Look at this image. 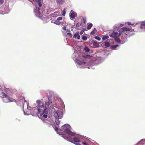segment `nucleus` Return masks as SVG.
Masks as SVG:
<instances>
[{"instance_id":"5","label":"nucleus","mask_w":145,"mask_h":145,"mask_svg":"<svg viewBox=\"0 0 145 145\" xmlns=\"http://www.w3.org/2000/svg\"><path fill=\"white\" fill-rule=\"evenodd\" d=\"M34 1V0H33ZM36 1L39 7L38 8V11L39 14V15L40 14V12L39 11V10L40 9V7L42 6V4L41 3V0H35Z\"/></svg>"},{"instance_id":"31","label":"nucleus","mask_w":145,"mask_h":145,"mask_svg":"<svg viewBox=\"0 0 145 145\" xmlns=\"http://www.w3.org/2000/svg\"><path fill=\"white\" fill-rule=\"evenodd\" d=\"M54 129L56 131H57L59 130L58 128L56 126H55L54 127Z\"/></svg>"},{"instance_id":"9","label":"nucleus","mask_w":145,"mask_h":145,"mask_svg":"<svg viewBox=\"0 0 145 145\" xmlns=\"http://www.w3.org/2000/svg\"><path fill=\"white\" fill-rule=\"evenodd\" d=\"M5 91L8 95H10L12 93V90L10 88H5Z\"/></svg>"},{"instance_id":"1","label":"nucleus","mask_w":145,"mask_h":145,"mask_svg":"<svg viewBox=\"0 0 145 145\" xmlns=\"http://www.w3.org/2000/svg\"><path fill=\"white\" fill-rule=\"evenodd\" d=\"M71 128L69 125L65 124L62 126L60 131L62 135H64L67 133L68 135H72L74 133L71 131Z\"/></svg>"},{"instance_id":"6","label":"nucleus","mask_w":145,"mask_h":145,"mask_svg":"<svg viewBox=\"0 0 145 145\" xmlns=\"http://www.w3.org/2000/svg\"><path fill=\"white\" fill-rule=\"evenodd\" d=\"M52 103L51 99H50L48 97L47 98L45 101V104L47 106H48Z\"/></svg>"},{"instance_id":"35","label":"nucleus","mask_w":145,"mask_h":145,"mask_svg":"<svg viewBox=\"0 0 145 145\" xmlns=\"http://www.w3.org/2000/svg\"><path fill=\"white\" fill-rule=\"evenodd\" d=\"M127 24L129 25H133V24H132L131 22H127Z\"/></svg>"},{"instance_id":"32","label":"nucleus","mask_w":145,"mask_h":145,"mask_svg":"<svg viewBox=\"0 0 145 145\" xmlns=\"http://www.w3.org/2000/svg\"><path fill=\"white\" fill-rule=\"evenodd\" d=\"M82 144L84 145H88V144L86 142H82Z\"/></svg>"},{"instance_id":"39","label":"nucleus","mask_w":145,"mask_h":145,"mask_svg":"<svg viewBox=\"0 0 145 145\" xmlns=\"http://www.w3.org/2000/svg\"><path fill=\"white\" fill-rule=\"evenodd\" d=\"M67 31H70V29H69L67 30Z\"/></svg>"},{"instance_id":"29","label":"nucleus","mask_w":145,"mask_h":145,"mask_svg":"<svg viewBox=\"0 0 145 145\" xmlns=\"http://www.w3.org/2000/svg\"><path fill=\"white\" fill-rule=\"evenodd\" d=\"M62 17H60L57 18L56 20H57V21H59L60 20H62Z\"/></svg>"},{"instance_id":"24","label":"nucleus","mask_w":145,"mask_h":145,"mask_svg":"<svg viewBox=\"0 0 145 145\" xmlns=\"http://www.w3.org/2000/svg\"><path fill=\"white\" fill-rule=\"evenodd\" d=\"M66 14V10L65 8L63 10V14H62V16H65Z\"/></svg>"},{"instance_id":"16","label":"nucleus","mask_w":145,"mask_h":145,"mask_svg":"<svg viewBox=\"0 0 145 145\" xmlns=\"http://www.w3.org/2000/svg\"><path fill=\"white\" fill-rule=\"evenodd\" d=\"M86 17H83L81 19V22L84 24H85L86 22Z\"/></svg>"},{"instance_id":"7","label":"nucleus","mask_w":145,"mask_h":145,"mask_svg":"<svg viewBox=\"0 0 145 145\" xmlns=\"http://www.w3.org/2000/svg\"><path fill=\"white\" fill-rule=\"evenodd\" d=\"M77 15V14L76 13L73 12L72 10H71L70 13V17L72 19V20L74 19Z\"/></svg>"},{"instance_id":"40","label":"nucleus","mask_w":145,"mask_h":145,"mask_svg":"<svg viewBox=\"0 0 145 145\" xmlns=\"http://www.w3.org/2000/svg\"><path fill=\"white\" fill-rule=\"evenodd\" d=\"M0 87H1V86H0ZM1 90V88H0V91Z\"/></svg>"},{"instance_id":"37","label":"nucleus","mask_w":145,"mask_h":145,"mask_svg":"<svg viewBox=\"0 0 145 145\" xmlns=\"http://www.w3.org/2000/svg\"><path fill=\"white\" fill-rule=\"evenodd\" d=\"M63 29L65 30H66V27H65V26H64L63 27Z\"/></svg>"},{"instance_id":"10","label":"nucleus","mask_w":145,"mask_h":145,"mask_svg":"<svg viewBox=\"0 0 145 145\" xmlns=\"http://www.w3.org/2000/svg\"><path fill=\"white\" fill-rule=\"evenodd\" d=\"M76 62L77 64L79 65H82L83 64L86 63V62H85L83 60L80 61L79 60H78L76 61Z\"/></svg>"},{"instance_id":"33","label":"nucleus","mask_w":145,"mask_h":145,"mask_svg":"<svg viewBox=\"0 0 145 145\" xmlns=\"http://www.w3.org/2000/svg\"><path fill=\"white\" fill-rule=\"evenodd\" d=\"M4 2V0H0V4H2Z\"/></svg>"},{"instance_id":"18","label":"nucleus","mask_w":145,"mask_h":145,"mask_svg":"<svg viewBox=\"0 0 145 145\" xmlns=\"http://www.w3.org/2000/svg\"><path fill=\"white\" fill-rule=\"evenodd\" d=\"M81 24H80V23H79L78 21H77L76 24V25L75 27L76 29H78V27H80L81 26Z\"/></svg>"},{"instance_id":"21","label":"nucleus","mask_w":145,"mask_h":145,"mask_svg":"<svg viewBox=\"0 0 145 145\" xmlns=\"http://www.w3.org/2000/svg\"><path fill=\"white\" fill-rule=\"evenodd\" d=\"M109 38V37L108 36H104L103 37L102 39L104 40L107 39Z\"/></svg>"},{"instance_id":"28","label":"nucleus","mask_w":145,"mask_h":145,"mask_svg":"<svg viewBox=\"0 0 145 145\" xmlns=\"http://www.w3.org/2000/svg\"><path fill=\"white\" fill-rule=\"evenodd\" d=\"M67 35H69L70 38H71L72 36V35L70 33H67Z\"/></svg>"},{"instance_id":"2","label":"nucleus","mask_w":145,"mask_h":145,"mask_svg":"<svg viewBox=\"0 0 145 145\" xmlns=\"http://www.w3.org/2000/svg\"><path fill=\"white\" fill-rule=\"evenodd\" d=\"M63 115V112L61 111L57 110L54 112V116L55 118V121L57 125H59L60 123L59 119H61Z\"/></svg>"},{"instance_id":"17","label":"nucleus","mask_w":145,"mask_h":145,"mask_svg":"<svg viewBox=\"0 0 145 145\" xmlns=\"http://www.w3.org/2000/svg\"><path fill=\"white\" fill-rule=\"evenodd\" d=\"M56 2L57 3L61 4L64 2V0H57Z\"/></svg>"},{"instance_id":"34","label":"nucleus","mask_w":145,"mask_h":145,"mask_svg":"<svg viewBox=\"0 0 145 145\" xmlns=\"http://www.w3.org/2000/svg\"><path fill=\"white\" fill-rule=\"evenodd\" d=\"M83 32H84V30H82L80 32V35H82L83 34Z\"/></svg>"},{"instance_id":"20","label":"nucleus","mask_w":145,"mask_h":145,"mask_svg":"<svg viewBox=\"0 0 145 145\" xmlns=\"http://www.w3.org/2000/svg\"><path fill=\"white\" fill-rule=\"evenodd\" d=\"M97 31V30L95 28H94L93 30L91 32V34L93 35Z\"/></svg>"},{"instance_id":"11","label":"nucleus","mask_w":145,"mask_h":145,"mask_svg":"<svg viewBox=\"0 0 145 145\" xmlns=\"http://www.w3.org/2000/svg\"><path fill=\"white\" fill-rule=\"evenodd\" d=\"M73 37L75 38H77L78 39H79L80 36L79 35V32H76L74 34Z\"/></svg>"},{"instance_id":"23","label":"nucleus","mask_w":145,"mask_h":145,"mask_svg":"<svg viewBox=\"0 0 145 145\" xmlns=\"http://www.w3.org/2000/svg\"><path fill=\"white\" fill-rule=\"evenodd\" d=\"M84 50L85 51L87 52H88L89 51V49L87 47H85Z\"/></svg>"},{"instance_id":"36","label":"nucleus","mask_w":145,"mask_h":145,"mask_svg":"<svg viewBox=\"0 0 145 145\" xmlns=\"http://www.w3.org/2000/svg\"><path fill=\"white\" fill-rule=\"evenodd\" d=\"M118 46V45H114L113 46V47L115 48H116Z\"/></svg>"},{"instance_id":"3","label":"nucleus","mask_w":145,"mask_h":145,"mask_svg":"<svg viewBox=\"0 0 145 145\" xmlns=\"http://www.w3.org/2000/svg\"><path fill=\"white\" fill-rule=\"evenodd\" d=\"M37 107V114H39L41 112H43L44 113H48V111L46 110L47 108L46 106H44L43 103H42L41 105H38Z\"/></svg>"},{"instance_id":"30","label":"nucleus","mask_w":145,"mask_h":145,"mask_svg":"<svg viewBox=\"0 0 145 145\" xmlns=\"http://www.w3.org/2000/svg\"><path fill=\"white\" fill-rule=\"evenodd\" d=\"M115 40L119 43H120V42H121V41L120 40V39L118 38L115 39Z\"/></svg>"},{"instance_id":"8","label":"nucleus","mask_w":145,"mask_h":145,"mask_svg":"<svg viewBox=\"0 0 145 145\" xmlns=\"http://www.w3.org/2000/svg\"><path fill=\"white\" fill-rule=\"evenodd\" d=\"M110 46V43L107 41L105 42H103L101 44V46L103 47H107Z\"/></svg>"},{"instance_id":"4","label":"nucleus","mask_w":145,"mask_h":145,"mask_svg":"<svg viewBox=\"0 0 145 145\" xmlns=\"http://www.w3.org/2000/svg\"><path fill=\"white\" fill-rule=\"evenodd\" d=\"M2 94L3 95V100L4 102L8 103L16 101V100L15 99L10 97L4 92H2Z\"/></svg>"},{"instance_id":"26","label":"nucleus","mask_w":145,"mask_h":145,"mask_svg":"<svg viewBox=\"0 0 145 145\" xmlns=\"http://www.w3.org/2000/svg\"><path fill=\"white\" fill-rule=\"evenodd\" d=\"M94 38L95 39L97 40L98 41H100L101 39V38L98 36L95 37Z\"/></svg>"},{"instance_id":"13","label":"nucleus","mask_w":145,"mask_h":145,"mask_svg":"<svg viewBox=\"0 0 145 145\" xmlns=\"http://www.w3.org/2000/svg\"><path fill=\"white\" fill-rule=\"evenodd\" d=\"M93 44L94 45V47L95 48L99 47V45L96 41H95L93 42Z\"/></svg>"},{"instance_id":"19","label":"nucleus","mask_w":145,"mask_h":145,"mask_svg":"<svg viewBox=\"0 0 145 145\" xmlns=\"http://www.w3.org/2000/svg\"><path fill=\"white\" fill-rule=\"evenodd\" d=\"M141 25L140 26V28H143L144 26H145V21H143L141 23Z\"/></svg>"},{"instance_id":"27","label":"nucleus","mask_w":145,"mask_h":145,"mask_svg":"<svg viewBox=\"0 0 145 145\" xmlns=\"http://www.w3.org/2000/svg\"><path fill=\"white\" fill-rule=\"evenodd\" d=\"M82 39L84 40H86L87 39V38L86 36H82Z\"/></svg>"},{"instance_id":"12","label":"nucleus","mask_w":145,"mask_h":145,"mask_svg":"<svg viewBox=\"0 0 145 145\" xmlns=\"http://www.w3.org/2000/svg\"><path fill=\"white\" fill-rule=\"evenodd\" d=\"M47 114L48 113H44L43 112H42L40 115V117L42 118H46L47 117Z\"/></svg>"},{"instance_id":"22","label":"nucleus","mask_w":145,"mask_h":145,"mask_svg":"<svg viewBox=\"0 0 145 145\" xmlns=\"http://www.w3.org/2000/svg\"><path fill=\"white\" fill-rule=\"evenodd\" d=\"M54 23L56 25H59L61 23L59 21H57V20H56L54 22Z\"/></svg>"},{"instance_id":"15","label":"nucleus","mask_w":145,"mask_h":145,"mask_svg":"<svg viewBox=\"0 0 145 145\" xmlns=\"http://www.w3.org/2000/svg\"><path fill=\"white\" fill-rule=\"evenodd\" d=\"M92 26L93 24H92L90 23H88L87 24V29L88 30L90 29Z\"/></svg>"},{"instance_id":"25","label":"nucleus","mask_w":145,"mask_h":145,"mask_svg":"<svg viewBox=\"0 0 145 145\" xmlns=\"http://www.w3.org/2000/svg\"><path fill=\"white\" fill-rule=\"evenodd\" d=\"M37 103L38 104V105H41V101L40 100H37L36 101Z\"/></svg>"},{"instance_id":"14","label":"nucleus","mask_w":145,"mask_h":145,"mask_svg":"<svg viewBox=\"0 0 145 145\" xmlns=\"http://www.w3.org/2000/svg\"><path fill=\"white\" fill-rule=\"evenodd\" d=\"M122 29L123 31H129L131 30L130 28L126 27H123Z\"/></svg>"},{"instance_id":"38","label":"nucleus","mask_w":145,"mask_h":145,"mask_svg":"<svg viewBox=\"0 0 145 145\" xmlns=\"http://www.w3.org/2000/svg\"><path fill=\"white\" fill-rule=\"evenodd\" d=\"M21 99L23 101V100H24V101H25V98L24 97H22V99Z\"/></svg>"}]
</instances>
